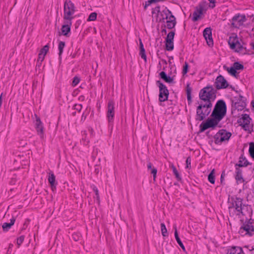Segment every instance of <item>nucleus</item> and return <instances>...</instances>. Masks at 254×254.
Here are the masks:
<instances>
[{
	"label": "nucleus",
	"mask_w": 254,
	"mask_h": 254,
	"mask_svg": "<svg viewBox=\"0 0 254 254\" xmlns=\"http://www.w3.org/2000/svg\"><path fill=\"white\" fill-rule=\"evenodd\" d=\"M199 97L204 103H211L216 97L215 90L212 86H206L200 90Z\"/></svg>",
	"instance_id": "f257e3e1"
},
{
	"label": "nucleus",
	"mask_w": 254,
	"mask_h": 254,
	"mask_svg": "<svg viewBox=\"0 0 254 254\" xmlns=\"http://www.w3.org/2000/svg\"><path fill=\"white\" fill-rule=\"evenodd\" d=\"M211 107L212 103L207 104L201 101L196 108L195 119L199 121L203 120L209 114Z\"/></svg>",
	"instance_id": "f03ea898"
},
{
	"label": "nucleus",
	"mask_w": 254,
	"mask_h": 254,
	"mask_svg": "<svg viewBox=\"0 0 254 254\" xmlns=\"http://www.w3.org/2000/svg\"><path fill=\"white\" fill-rule=\"evenodd\" d=\"M226 113V104L223 101L219 100L216 103L211 116L218 121H221L225 116Z\"/></svg>",
	"instance_id": "7ed1b4c3"
},
{
	"label": "nucleus",
	"mask_w": 254,
	"mask_h": 254,
	"mask_svg": "<svg viewBox=\"0 0 254 254\" xmlns=\"http://www.w3.org/2000/svg\"><path fill=\"white\" fill-rule=\"evenodd\" d=\"M75 12L74 6L70 0H66L64 3V20H71L73 18V15Z\"/></svg>",
	"instance_id": "20e7f679"
},
{
	"label": "nucleus",
	"mask_w": 254,
	"mask_h": 254,
	"mask_svg": "<svg viewBox=\"0 0 254 254\" xmlns=\"http://www.w3.org/2000/svg\"><path fill=\"white\" fill-rule=\"evenodd\" d=\"M156 12V21L159 22H164L165 19H168V17L172 13L171 11L167 8L160 11L159 7H155L152 11L153 13H155Z\"/></svg>",
	"instance_id": "39448f33"
},
{
	"label": "nucleus",
	"mask_w": 254,
	"mask_h": 254,
	"mask_svg": "<svg viewBox=\"0 0 254 254\" xmlns=\"http://www.w3.org/2000/svg\"><path fill=\"white\" fill-rule=\"evenodd\" d=\"M159 88V100L161 102L165 101L168 100L169 91L165 85H164L160 81L156 82Z\"/></svg>",
	"instance_id": "423d86ee"
},
{
	"label": "nucleus",
	"mask_w": 254,
	"mask_h": 254,
	"mask_svg": "<svg viewBox=\"0 0 254 254\" xmlns=\"http://www.w3.org/2000/svg\"><path fill=\"white\" fill-rule=\"evenodd\" d=\"M220 121H218L214 117L212 119H208L205 122H203L201 124L200 126V131L203 132L209 127H216Z\"/></svg>",
	"instance_id": "0eeeda50"
},
{
	"label": "nucleus",
	"mask_w": 254,
	"mask_h": 254,
	"mask_svg": "<svg viewBox=\"0 0 254 254\" xmlns=\"http://www.w3.org/2000/svg\"><path fill=\"white\" fill-rule=\"evenodd\" d=\"M233 206L238 212L243 214H245L246 211L248 209V206L243 205L242 200L240 198H236L233 203Z\"/></svg>",
	"instance_id": "6e6552de"
},
{
	"label": "nucleus",
	"mask_w": 254,
	"mask_h": 254,
	"mask_svg": "<svg viewBox=\"0 0 254 254\" xmlns=\"http://www.w3.org/2000/svg\"><path fill=\"white\" fill-rule=\"evenodd\" d=\"M115 116L114 102L112 100L109 101L107 106V118L109 123L113 122Z\"/></svg>",
	"instance_id": "1a4fd4ad"
},
{
	"label": "nucleus",
	"mask_w": 254,
	"mask_h": 254,
	"mask_svg": "<svg viewBox=\"0 0 254 254\" xmlns=\"http://www.w3.org/2000/svg\"><path fill=\"white\" fill-rule=\"evenodd\" d=\"M206 10V6L204 4H200L196 10L193 13V21L198 20L201 15H202Z\"/></svg>",
	"instance_id": "9d476101"
},
{
	"label": "nucleus",
	"mask_w": 254,
	"mask_h": 254,
	"mask_svg": "<svg viewBox=\"0 0 254 254\" xmlns=\"http://www.w3.org/2000/svg\"><path fill=\"white\" fill-rule=\"evenodd\" d=\"M215 85L217 89L226 88L228 86L226 80L222 75H219L216 78Z\"/></svg>",
	"instance_id": "9b49d317"
},
{
	"label": "nucleus",
	"mask_w": 254,
	"mask_h": 254,
	"mask_svg": "<svg viewBox=\"0 0 254 254\" xmlns=\"http://www.w3.org/2000/svg\"><path fill=\"white\" fill-rule=\"evenodd\" d=\"M246 20V16L244 15L238 14L233 17L232 24L234 27H237L242 25Z\"/></svg>",
	"instance_id": "f8f14e48"
},
{
	"label": "nucleus",
	"mask_w": 254,
	"mask_h": 254,
	"mask_svg": "<svg viewBox=\"0 0 254 254\" xmlns=\"http://www.w3.org/2000/svg\"><path fill=\"white\" fill-rule=\"evenodd\" d=\"M254 231V226L252 223H248L242 226L239 231V233L243 234L244 232L245 234L252 235V232Z\"/></svg>",
	"instance_id": "ddd939ff"
},
{
	"label": "nucleus",
	"mask_w": 254,
	"mask_h": 254,
	"mask_svg": "<svg viewBox=\"0 0 254 254\" xmlns=\"http://www.w3.org/2000/svg\"><path fill=\"white\" fill-rule=\"evenodd\" d=\"M36 129L38 135L40 136L41 138H43L44 135V127L42 122L40 121L39 118H36V121L35 123Z\"/></svg>",
	"instance_id": "4468645a"
},
{
	"label": "nucleus",
	"mask_w": 254,
	"mask_h": 254,
	"mask_svg": "<svg viewBox=\"0 0 254 254\" xmlns=\"http://www.w3.org/2000/svg\"><path fill=\"white\" fill-rule=\"evenodd\" d=\"M203 36L209 46L213 45V40L212 38V32L210 28H206L203 31Z\"/></svg>",
	"instance_id": "2eb2a0df"
},
{
	"label": "nucleus",
	"mask_w": 254,
	"mask_h": 254,
	"mask_svg": "<svg viewBox=\"0 0 254 254\" xmlns=\"http://www.w3.org/2000/svg\"><path fill=\"white\" fill-rule=\"evenodd\" d=\"M64 24L62 26V32L64 35L67 36L68 32L70 31V25L71 22L70 20H64Z\"/></svg>",
	"instance_id": "dca6fc26"
},
{
	"label": "nucleus",
	"mask_w": 254,
	"mask_h": 254,
	"mask_svg": "<svg viewBox=\"0 0 254 254\" xmlns=\"http://www.w3.org/2000/svg\"><path fill=\"white\" fill-rule=\"evenodd\" d=\"M48 180L52 190L54 191L56 190L57 183L56 182L55 176L53 172L49 173Z\"/></svg>",
	"instance_id": "f3484780"
},
{
	"label": "nucleus",
	"mask_w": 254,
	"mask_h": 254,
	"mask_svg": "<svg viewBox=\"0 0 254 254\" xmlns=\"http://www.w3.org/2000/svg\"><path fill=\"white\" fill-rule=\"evenodd\" d=\"M167 27L168 29L173 28L176 24V18L175 16L171 13L168 17V19H166Z\"/></svg>",
	"instance_id": "a211bd4d"
},
{
	"label": "nucleus",
	"mask_w": 254,
	"mask_h": 254,
	"mask_svg": "<svg viewBox=\"0 0 254 254\" xmlns=\"http://www.w3.org/2000/svg\"><path fill=\"white\" fill-rule=\"evenodd\" d=\"M227 254H244L242 248L232 247L228 250Z\"/></svg>",
	"instance_id": "6ab92c4d"
},
{
	"label": "nucleus",
	"mask_w": 254,
	"mask_h": 254,
	"mask_svg": "<svg viewBox=\"0 0 254 254\" xmlns=\"http://www.w3.org/2000/svg\"><path fill=\"white\" fill-rule=\"evenodd\" d=\"M234 50H235L236 52L240 53L242 54H246L248 53V50L246 49V48L242 46L240 43L238 42V41L236 42V48L234 49Z\"/></svg>",
	"instance_id": "aec40b11"
},
{
	"label": "nucleus",
	"mask_w": 254,
	"mask_h": 254,
	"mask_svg": "<svg viewBox=\"0 0 254 254\" xmlns=\"http://www.w3.org/2000/svg\"><path fill=\"white\" fill-rule=\"evenodd\" d=\"M231 136V133L230 132H227L225 130H222L220 132V141L221 142H223L224 141L228 140H229Z\"/></svg>",
	"instance_id": "412c9836"
},
{
	"label": "nucleus",
	"mask_w": 254,
	"mask_h": 254,
	"mask_svg": "<svg viewBox=\"0 0 254 254\" xmlns=\"http://www.w3.org/2000/svg\"><path fill=\"white\" fill-rule=\"evenodd\" d=\"M15 221V219L14 217H12L10 219V223H4L3 224L2 227L3 229V230L4 231H8L11 227L14 225V222Z\"/></svg>",
	"instance_id": "4be33fe9"
},
{
	"label": "nucleus",
	"mask_w": 254,
	"mask_h": 254,
	"mask_svg": "<svg viewBox=\"0 0 254 254\" xmlns=\"http://www.w3.org/2000/svg\"><path fill=\"white\" fill-rule=\"evenodd\" d=\"M147 167L148 170L153 175V179L155 181L156 177L157 170L152 166L150 162L147 163Z\"/></svg>",
	"instance_id": "5701e85b"
},
{
	"label": "nucleus",
	"mask_w": 254,
	"mask_h": 254,
	"mask_svg": "<svg viewBox=\"0 0 254 254\" xmlns=\"http://www.w3.org/2000/svg\"><path fill=\"white\" fill-rule=\"evenodd\" d=\"M235 179L237 180L238 184L243 183L244 181V180L242 177V176L241 171L237 168V171H236V175L235 177Z\"/></svg>",
	"instance_id": "b1692460"
},
{
	"label": "nucleus",
	"mask_w": 254,
	"mask_h": 254,
	"mask_svg": "<svg viewBox=\"0 0 254 254\" xmlns=\"http://www.w3.org/2000/svg\"><path fill=\"white\" fill-rule=\"evenodd\" d=\"M160 76L162 79L164 80L166 82L172 83L173 81L172 77L167 76L166 73L164 71H162L160 73Z\"/></svg>",
	"instance_id": "393cba45"
},
{
	"label": "nucleus",
	"mask_w": 254,
	"mask_h": 254,
	"mask_svg": "<svg viewBox=\"0 0 254 254\" xmlns=\"http://www.w3.org/2000/svg\"><path fill=\"white\" fill-rule=\"evenodd\" d=\"M237 41V39L234 36H231L229 37L228 40V44L230 45L232 49H234L236 48V42Z\"/></svg>",
	"instance_id": "a878e982"
},
{
	"label": "nucleus",
	"mask_w": 254,
	"mask_h": 254,
	"mask_svg": "<svg viewBox=\"0 0 254 254\" xmlns=\"http://www.w3.org/2000/svg\"><path fill=\"white\" fill-rule=\"evenodd\" d=\"M174 229H175V237L177 243H178V244L179 245V246L182 248V249L183 250L185 251V247L183 245L182 242H181L180 238L179 237V235L178 234L176 227H175Z\"/></svg>",
	"instance_id": "bb28decb"
},
{
	"label": "nucleus",
	"mask_w": 254,
	"mask_h": 254,
	"mask_svg": "<svg viewBox=\"0 0 254 254\" xmlns=\"http://www.w3.org/2000/svg\"><path fill=\"white\" fill-rule=\"evenodd\" d=\"M139 46H140V55L143 59H144L145 61H146V55L145 54V50L143 48V44L140 40V43H139Z\"/></svg>",
	"instance_id": "cd10ccee"
},
{
	"label": "nucleus",
	"mask_w": 254,
	"mask_h": 254,
	"mask_svg": "<svg viewBox=\"0 0 254 254\" xmlns=\"http://www.w3.org/2000/svg\"><path fill=\"white\" fill-rule=\"evenodd\" d=\"M251 119L249 115L247 114H245L243 115L242 118L241 119L240 123L241 125L246 124V123H250Z\"/></svg>",
	"instance_id": "c85d7f7f"
},
{
	"label": "nucleus",
	"mask_w": 254,
	"mask_h": 254,
	"mask_svg": "<svg viewBox=\"0 0 254 254\" xmlns=\"http://www.w3.org/2000/svg\"><path fill=\"white\" fill-rule=\"evenodd\" d=\"M248 164V162L245 159V158L240 157L238 164H236V166H238L239 167H244L247 166Z\"/></svg>",
	"instance_id": "c756f323"
},
{
	"label": "nucleus",
	"mask_w": 254,
	"mask_h": 254,
	"mask_svg": "<svg viewBox=\"0 0 254 254\" xmlns=\"http://www.w3.org/2000/svg\"><path fill=\"white\" fill-rule=\"evenodd\" d=\"M65 47V43L64 42L60 41L59 43L58 49L59 50V56L60 57L63 52V49Z\"/></svg>",
	"instance_id": "7c9ffc66"
},
{
	"label": "nucleus",
	"mask_w": 254,
	"mask_h": 254,
	"mask_svg": "<svg viewBox=\"0 0 254 254\" xmlns=\"http://www.w3.org/2000/svg\"><path fill=\"white\" fill-rule=\"evenodd\" d=\"M242 127L246 131H249V132H251L252 130V127L250 125V123H248V124H244L241 125Z\"/></svg>",
	"instance_id": "2f4dec72"
},
{
	"label": "nucleus",
	"mask_w": 254,
	"mask_h": 254,
	"mask_svg": "<svg viewBox=\"0 0 254 254\" xmlns=\"http://www.w3.org/2000/svg\"><path fill=\"white\" fill-rule=\"evenodd\" d=\"M249 153L251 156L254 159V143H250Z\"/></svg>",
	"instance_id": "473e14b6"
},
{
	"label": "nucleus",
	"mask_w": 254,
	"mask_h": 254,
	"mask_svg": "<svg viewBox=\"0 0 254 254\" xmlns=\"http://www.w3.org/2000/svg\"><path fill=\"white\" fill-rule=\"evenodd\" d=\"M233 67L235 70H241L244 68L243 64H239L238 62H235L233 64Z\"/></svg>",
	"instance_id": "72a5a7b5"
},
{
	"label": "nucleus",
	"mask_w": 254,
	"mask_h": 254,
	"mask_svg": "<svg viewBox=\"0 0 254 254\" xmlns=\"http://www.w3.org/2000/svg\"><path fill=\"white\" fill-rule=\"evenodd\" d=\"M175 35V33L173 31L169 32L167 35L166 41H170L173 42L174 37Z\"/></svg>",
	"instance_id": "f704fd0d"
},
{
	"label": "nucleus",
	"mask_w": 254,
	"mask_h": 254,
	"mask_svg": "<svg viewBox=\"0 0 254 254\" xmlns=\"http://www.w3.org/2000/svg\"><path fill=\"white\" fill-rule=\"evenodd\" d=\"M214 170L211 171V172L208 175V180L209 181L212 183L214 184L215 183V177L214 175Z\"/></svg>",
	"instance_id": "c9c22d12"
},
{
	"label": "nucleus",
	"mask_w": 254,
	"mask_h": 254,
	"mask_svg": "<svg viewBox=\"0 0 254 254\" xmlns=\"http://www.w3.org/2000/svg\"><path fill=\"white\" fill-rule=\"evenodd\" d=\"M166 49L168 51H171L174 48V45H173V42H170V41H166Z\"/></svg>",
	"instance_id": "e433bc0d"
},
{
	"label": "nucleus",
	"mask_w": 254,
	"mask_h": 254,
	"mask_svg": "<svg viewBox=\"0 0 254 254\" xmlns=\"http://www.w3.org/2000/svg\"><path fill=\"white\" fill-rule=\"evenodd\" d=\"M49 47L48 45L45 46L42 49H41L40 51V54H42V55L46 56L48 51H49Z\"/></svg>",
	"instance_id": "4c0bfd02"
},
{
	"label": "nucleus",
	"mask_w": 254,
	"mask_h": 254,
	"mask_svg": "<svg viewBox=\"0 0 254 254\" xmlns=\"http://www.w3.org/2000/svg\"><path fill=\"white\" fill-rule=\"evenodd\" d=\"M161 233L162 235L164 237H165L167 236V230L166 228V226L164 223L161 224Z\"/></svg>",
	"instance_id": "58836bf2"
},
{
	"label": "nucleus",
	"mask_w": 254,
	"mask_h": 254,
	"mask_svg": "<svg viewBox=\"0 0 254 254\" xmlns=\"http://www.w3.org/2000/svg\"><path fill=\"white\" fill-rule=\"evenodd\" d=\"M227 71L231 75L235 76L237 71L236 70H235V68H233V67H231L230 68L227 67L226 68Z\"/></svg>",
	"instance_id": "ea45409f"
},
{
	"label": "nucleus",
	"mask_w": 254,
	"mask_h": 254,
	"mask_svg": "<svg viewBox=\"0 0 254 254\" xmlns=\"http://www.w3.org/2000/svg\"><path fill=\"white\" fill-rule=\"evenodd\" d=\"M97 18V13L96 12L91 13L87 19L88 21H94Z\"/></svg>",
	"instance_id": "a19ab883"
},
{
	"label": "nucleus",
	"mask_w": 254,
	"mask_h": 254,
	"mask_svg": "<svg viewBox=\"0 0 254 254\" xmlns=\"http://www.w3.org/2000/svg\"><path fill=\"white\" fill-rule=\"evenodd\" d=\"M171 168L172 169H173V173L174 174V175H175L176 178L178 180H181V177L179 175V173L178 172L176 167L173 166V165H172L171 166Z\"/></svg>",
	"instance_id": "79ce46f5"
},
{
	"label": "nucleus",
	"mask_w": 254,
	"mask_h": 254,
	"mask_svg": "<svg viewBox=\"0 0 254 254\" xmlns=\"http://www.w3.org/2000/svg\"><path fill=\"white\" fill-rule=\"evenodd\" d=\"M189 64L187 62L185 63L184 65H183V69L182 73L183 75L186 74L188 71Z\"/></svg>",
	"instance_id": "37998d69"
},
{
	"label": "nucleus",
	"mask_w": 254,
	"mask_h": 254,
	"mask_svg": "<svg viewBox=\"0 0 254 254\" xmlns=\"http://www.w3.org/2000/svg\"><path fill=\"white\" fill-rule=\"evenodd\" d=\"M24 240V236H21L17 239V245L18 246V247H19L21 245V244L23 243V241Z\"/></svg>",
	"instance_id": "c03bdc74"
},
{
	"label": "nucleus",
	"mask_w": 254,
	"mask_h": 254,
	"mask_svg": "<svg viewBox=\"0 0 254 254\" xmlns=\"http://www.w3.org/2000/svg\"><path fill=\"white\" fill-rule=\"evenodd\" d=\"M45 56L42 55V54L39 53V55H38V58L37 60V62L41 64L44 61V60L45 59Z\"/></svg>",
	"instance_id": "a18cd8bd"
},
{
	"label": "nucleus",
	"mask_w": 254,
	"mask_h": 254,
	"mask_svg": "<svg viewBox=\"0 0 254 254\" xmlns=\"http://www.w3.org/2000/svg\"><path fill=\"white\" fill-rule=\"evenodd\" d=\"M80 79L78 77H75L72 81V85L73 86H76L79 82Z\"/></svg>",
	"instance_id": "49530a36"
},
{
	"label": "nucleus",
	"mask_w": 254,
	"mask_h": 254,
	"mask_svg": "<svg viewBox=\"0 0 254 254\" xmlns=\"http://www.w3.org/2000/svg\"><path fill=\"white\" fill-rule=\"evenodd\" d=\"M82 105L80 104H75L74 105V109L80 112L82 109Z\"/></svg>",
	"instance_id": "de8ad7c7"
},
{
	"label": "nucleus",
	"mask_w": 254,
	"mask_h": 254,
	"mask_svg": "<svg viewBox=\"0 0 254 254\" xmlns=\"http://www.w3.org/2000/svg\"><path fill=\"white\" fill-rule=\"evenodd\" d=\"M190 157H188L186 160L187 168H190Z\"/></svg>",
	"instance_id": "09e8293b"
},
{
	"label": "nucleus",
	"mask_w": 254,
	"mask_h": 254,
	"mask_svg": "<svg viewBox=\"0 0 254 254\" xmlns=\"http://www.w3.org/2000/svg\"><path fill=\"white\" fill-rule=\"evenodd\" d=\"M186 91H187V94H191V89L189 85H187Z\"/></svg>",
	"instance_id": "8fccbe9b"
},
{
	"label": "nucleus",
	"mask_w": 254,
	"mask_h": 254,
	"mask_svg": "<svg viewBox=\"0 0 254 254\" xmlns=\"http://www.w3.org/2000/svg\"><path fill=\"white\" fill-rule=\"evenodd\" d=\"M93 190L95 192L97 198L98 199L99 196L98 190L95 187V188H93Z\"/></svg>",
	"instance_id": "3c124183"
},
{
	"label": "nucleus",
	"mask_w": 254,
	"mask_h": 254,
	"mask_svg": "<svg viewBox=\"0 0 254 254\" xmlns=\"http://www.w3.org/2000/svg\"><path fill=\"white\" fill-rule=\"evenodd\" d=\"M210 3H212L211 5H210V7H211V8H213L215 7V4H214V2H215V0H208Z\"/></svg>",
	"instance_id": "603ef678"
},
{
	"label": "nucleus",
	"mask_w": 254,
	"mask_h": 254,
	"mask_svg": "<svg viewBox=\"0 0 254 254\" xmlns=\"http://www.w3.org/2000/svg\"><path fill=\"white\" fill-rule=\"evenodd\" d=\"M191 94H187V99L189 101V104L191 102Z\"/></svg>",
	"instance_id": "864d4df0"
},
{
	"label": "nucleus",
	"mask_w": 254,
	"mask_h": 254,
	"mask_svg": "<svg viewBox=\"0 0 254 254\" xmlns=\"http://www.w3.org/2000/svg\"><path fill=\"white\" fill-rule=\"evenodd\" d=\"M95 173H96V174H98L99 173V169H98V168H96V169H95Z\"/></svg>",
	"instance_id": "5fc2aeb1"
},
{
	"label": "nucleus",
	"mask_w": 254,
	"mask_h": 254,
	"mask_svg": "<svg viewBox=\"0 0 254 254\" xmlns=\"http://www.w3.org/2000/svg\"><path fill=\"white\" fill-rule=\"evenodd\" d=\"M251 46L252 48L254 50V42H252L251 43Z\"/></svg>",
	"instance_id": "6e6d98bb"
},
{
	"label": "nucleus",
	"mask_w": 254,
	"mask_h": 254,
	"mask_svg": "<svg viewBox=\"0 0 254 254\" xmlns=\"http://www.w3.org/2000/svg\"><path fill=\"white\" fill-rule=\"evenodd\" d=\"M2 104V94L1 95L0 97V107H1Z\"/></svg>",
	"instance_id": "4d7b16f0"
},
{
	"label": "nucleus",
	"mask_w": 254,
	"mask_h": 254,
	"mask_svg": "<svg viewBox=\"0 0 254 254\" xmlns=\"http://www.w3.org/2000/svg\"><path fill=\"white\" fill-rule=\"evenodd\" d=\"M84 97L83 96H80L79 97V99L82 100H84Z\"/></svg>",
	"instance_id": "13d9d810"
},
{
	"label": "nucleus",
	"mask_w": 254,
	"mask_h": 254,
	"mask_svg": "<svg viewBox=\"0 0 254 254\" xmlns=\"http://www.w3.org/2000/svg\"><path fill=\"white\" fill-rule=\"evenodd\" d=\"M18 157H19V158H21L22 157H24V155H23V154H22V155H19L18 156Z\"/></svg>",
	"instance_id": "bf43d9fd"
},
{
	"label": "nucleus",
	"mask_w": 254,
	"mask_h": 254,
	"mask_svg": "<svg viewBox=\"0 0 254 254\" xmlns=\"http://www.w3.org/2000/svg\"><path fill=\"white\" fill-rule=\"evenodd\" d=\"M252 105L253 108H254V101L252 102Z\"/></svg>",
	"instance_id": "052dcab7"
},
{
	"label": "nucleus",
	"mask_w": 254,
	"mask_h": 254,
	"mask_svg": "<svg viewBox=\"0 0 254 254\" xmlns=\"http://www.w3.org/2000/svg\"><path fill=\"white\" fill-rule=\"evenodd\" d=\"M74 238V239H75V241H76V239H75V238H76V237H75V238L73 237Z\"/></svg>",
	"instance_id": "680f3d73"
},
{
	"label": "nucleus",
	"mask_w": 254,
	"mask_h": 254,
	"mask_svg": "<svg viewBox=\"0 0 254 254\" xmlns=\"http://www.w3.org/2000/svg\"><path fill=\"white\" fill-rule=\"evenodd\" d=\"M74 238V239H75V241H76V239H75V238H76V237H75V238L73 237Z\"/></svg>",
	"instance_id": "e2e57ef3"
},
{
	"label": "nucleus",
	"mask_w": 254,
	"mask_h": 254,
	"mask_svg": "<svg viewBox=\"0 0 254 254\" xmlns=\"http://www.w3.org/2000/svg\"><path fill=\"white\" fill-rule=\"evenodd\" d=\"M74 238V239H75V241H76V239H75V238H76V237H75V238L73 237Z\"/></svg>",
	"instance_id": "0e129e2a"
}]
</instances>
